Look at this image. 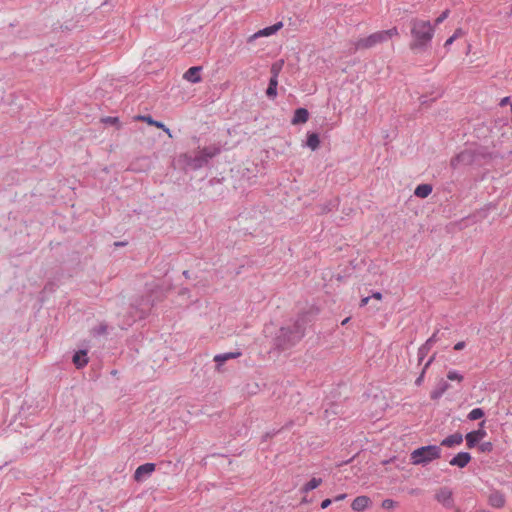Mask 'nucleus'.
Segmentation results:
<instances>
[{
  "mask_svg": "<svg viewBox=\"0 0 512 512\" xmlns=\"http://www.w3.org/2000/svg\"><path fill=\"white\" fill-rule=\"evenodd\" d=\"M372 504L371 499L368 496L362 495L357 496L351 504V508L355 512H362Z\"/></svg>",
  "mask_w": 512,
  "mask_h": 512,
  "instance_id": "13",
  "label": "nucleus"
},
{
  "mask_svg": "<svg viewBox=\"0 0 512 512\" xmlns=\"http://www.w3.org/2000/svg\"><path fill=\"white\" fill-rule=\"evenodd\" d=\"M306 144L309 148H311V150H317L320 146L319 135L315 132L308 133Z\"/></svg>",
  "mask_w": 512,
  "mask_h": 512,
  "instance_id": "24",
  "label": "nucleus"
},
{
  "mask_svg": "<svg viewBox=\"0 0 512 512\" xmlns=\"http://www.w3.org/2000/svg\"><path fill=\"white\" fill-rule=\"evenodd\" d=\"M156 465L154 463H145L140 465L134 473V479L137 482H140L144 479L145 476L151 475V473L155 470Z\"/></svg>",
  "mask_w": 512,
  "mask_h": 512,
  "instance_id": "11",
  "label": "nucleus"
},
{
  "mask_svg": "<svg viewBox=\"0 0 512 512\" xmlns=\"http://www.w3.org/2000/svg\"><path fill=\"white\" fill-rule=\"evenodd\" d=\"M88 353L87 350H79L73 355L72 361L77 369H81L88 364Z\"/></svg>",
  "mask_w": 512,
  "mask_h": 512,
  "instance_id": "14",
  "label": "nucleus"
},
{
  "mask_svg": "<svg viewBox=\"0 0 512 512\" xmlns=\"http://www.w3.org/2000/svg\"><path fill=\"white\" fill-rule=\"evenodd\" d=\"M462 442L463 435L460 432H456L443 439L440 445L444 447H453L455 445H460Z\"/></svg>",
  "mask_w": 512,
  "mask_h": 512,
  "instance_id": "18",
  "label": "nucleus"
},
{
  "mask_svg": "<svg viewBox=\"0 0 512 512\" xmlns=\"http://www.w3.org/2000/svg\"><path fill=\"white\" fill-rule=\"evenodd\" d=\"M282 27H283V23L282 22H277V23H275L272 26L263 28V29L259 30L258 32L254 33L252 36H250L248 38V42H251V41L255 40L258 37L273 35L277 31H279Z\"/></svg>",
  "mask_w": 512,
  "mask_h": 512,
  "instance_id": "10",
  "label": "nucleus"
},
{
  "mask_svg": "<svg viewBox=\"0 0 512 512\" xmlns=\"http://www.w3.org/2000/svg\"><path fill=\"white\" fill-rule=\"evenodd\" d=\"M274 434H275V433H269V432H268V433H266V434L263 436V437H264V440H266V439H268V438L272 437Z\"/></svg>",
  "mask_w": 512,
  "mask_h": 512,
  "instance_id": "46",
  "label": "nucleus"
},
{
  "mask_svg": "<svg viewBox=\"0 0 512 512\" xmlns=\"http://www.w3.org/2000/svg\"><path fill=\"white\" fill-rule=\"evenodd\" d=\"M127 244V242H123V241H117L114 243V246L115 247H122V246H125Z\"/></svg>",
  "mask_w": 512,
  "mask_h": 512,
  "instance_id": "45",
  "label": "nucleus"
},
{
  "mask_svg": "<svg viewBox=\"0 0 512 512\" xmlns=\"http://www.w3.org/2000/svg\"><path fill=\"white\" fill-rule=\"evenodd\" d=\"M479 450L483 453H489L493 450V444L492 442H482L478 446Z\"/></svg>",
  "mask_w": 512,
  "mask_h": 512,
  "instance_id": "31",
  "label": "nucleus"
},
{
  "mask_svg": "<svg viewBox=\"0 0 512 512\" xmlns=\"http://www.w3.org/2000/svg\"><path fill=\"white\" fill-rule=\"evenodd\" d=\"M485 421L479 423V429L473 430L466 434L465 440L466 445L469 449H472L478 445L481 439L486 436V431L484 430Z\"/></svg>",
  "mask_w": 512,
  "mask_h": 512,
  "instance_id": "7",
  "label": "nucleus"
},
{
  "mask_svg": "<svg viewBox=\"0 0 512 512\" xmlns=\"http://www.w3.org/2000/svg\"><path fill=\"white\" fill-rule=\"evenodd\" d=\"M431 345H429L427 342H425L419 349H418V363L421 364L425 356L428 354L429 350L431 349Z\"/></svg>",
  "mask_w": 512,
  "mask_h": 512,
  "instance_id": "28",
  "label": "nucleus"
},
{
  "mask_svg": "<svg viewBox=\"0 0 512 512\" xmlns=\"http://www.w3.org/2000/svg\"><path fill=\"white\" fill-rule=\"evenodd\" d=\"M435 354H433L429 360L425 363L423 369H422V372L420 373V375L418 376V378L415 380V385L417 386H420L424 380V375H425V372L427 370V368L432 364V362L434 361L435 359Z\"/></svg>",
  "mask_w": 512,
  "mask_h": 512,
  "instance_id": "27",
  "label": "nucleus"
},
{
  "mask_svg": "<svg viewBox=\"0 0 512 512\" xmlns=\"http://www.w3.org/2000/svg\"><path fill=\"white\" fill-rule=\"evenodd\" d=\"M135 120L143 121L153 127L162 129L170 138L172 137L171 130L163 122L154 120L150 115H138L135 117Z\"/></svg>",
  "mask_w": 512,
  "mask_h": 512,
  "instance_id": "9",
  "label": "nucleus"
},
{
  "mask_svg": "<svg viewBox=\"0 0 512 512\" xmlns=\"http://www.w3.org/2000/svg\"><path fill=\"white\" fill-rule=\"evenodd\" d=\"M346 494H340V495H337L335 498H334V501H341L343 499L346 498Z\"/></svg>",
  "mask_w": 512,
  "mask_h": 512,
  "instance_id": "44",
  "label": "nucleus"
},
{
  "mask_svg": "<svg viewBox=\"0 0 512 512\" xmlns=\"http://www.w3.org/2000/svg\"><path fill=\"white\" fill-rule=\"evenodd\" d=\"M306 318H297L292 324L281 327L273 339L274 348L278 351H285L296 345L304 336Z\"/></svg>",
  "mask_w": 512,
  "mask_h": 512,
  "instance_id": "2",
  "label": "nucleus"
},
{
  "mask_svg": "<svg viewBox=\"0 0 512 512\" xmlns=\"http://www.w3.org/2000/svg\"><path fill=\"white\" fill-rule=\"evenodd\" d=\"M432 189L431 184H420L416 187L414 195L419 198H426L431 194Z\"/></svg>",
  "mask_w": 512,
  "mask_h": 512,
  "instance_id": "22",
  "label": "nucleus"
},
{
  "mask_svg": "<svg viewBox=\"0 0 512 512\" xmlns=\"http://www.w3.org/2000/svg\"><path fill=\"white\" fill-rule=\"evenodd\" d=\"M454 41H455L454 37H453V36H451V37H449V38L446 40V42H445L444 46H445V47H448V46H449V45H451Z\"/></svg>",
  "mask_w": 512,
  "mask_h": 512,
  "instance_id": "42",
  "label": "nucleus"
},
{
  "mask_svg": "<svg viewBox=\"0 0 512 512\" xmlns=\"http://www.w3.org/2000/svg\"><path fill=\"white\" fill-rule=\"evenodd\" d=\"M332 503V500L331 499H324L321 503V508L322 509H326L328 506H330Z\"/></svg>",
  "mask_w": 512,
  "mask_h": 512,
  "instance_id": "38",
  "label": "nucleus"
},
{
  "mask_svg": "<svg viewBox=\"0 0 512 512\" xmlns=\"http://www.w3.org/2000/svg\"><path fill=\"white\" fill-rule=\"evenodd\" d=\"M397 502L394 501L393 499H385L382 501V508L384 509H387V510H391V509H394L395 507H397Z\"/></svg>",
  "mask_w": 512,
  "mask_h": 512,
  "instance_id": "32",
  "label": "nucleus"
},
{
  "mask_svg": "<svg viewBox=\"0 0 512 512\" xmlns=\"http://www.w3.org/2000/svg\"><path fill=\"white\" fill-rule=\"evenodd\" d=\"M507 104H510V97H504L503 99H501L499 105L501 107L507 105Z\"/></svg>",
  "mask_w": 512,
  "mask_h": 512,
  "instance_id": "40",
  "label": "nucleus"
},
{
  "mask_svg": "<svg viewBox=\"0 0 512 512\" xmlns=\"http://www.w3.org/2000/svg\"><path fill=\"white\" fill-rule=\"evenodd\" d=\"M464 347H465V342L464 341H460V342L455 344L454 349L459 351V350H462Z\"/></svg>",
  "mask_w": 512,
  "mask_h": 512,
  "instance_id": "39",
  "label": "nucleus"
},
{
  "mask_svg": "<svg viewBox=\"0 0 512 512\" xmlns=\"http://www.w3.org/2000/svg\"><path fill=\"white\" fill-rule=\"evenodd\" d=\"M309 119V112L306 108H297L294 112L291 123L293 125L304 124Z\"/></svg>",
  "mask_w": 512,
  "mask_h": 512,
  "instance_id": "16",
  "label": "nucleus"
},
{
  "mask_svg": "<svg viewBox=\"0 0 512 512\" xmlns=\"http://www.w3.org/2000/svg\"><path fill=\"white\" fill-rule=\"evenodd\" d=\"M478 155L471 149H466L451 159L450 165L453 169L458 168L459 165H472L478 162Z\"/></svg>",
  "mask_w": 512,
  "mask_h": 512,
  "instance_id": "6",
  "label": "nucleus"
},
{
  "mask_svg": "<svg viewBox=\"0 0 512 512\" xmlns=\"http://www.w3.org/2000/svg\"><path fill=\"white\" fill-rule=\"evenodd\" d=\"M349 320H350V318H346V319H344V320L342 321V325L347 324V322H348Z\"/></svg>",
  "mask_w": 512,
  "mask_h": 512,
  "instance_id": "49",
  "label": "nucleus"
},
{
  "mask_svg": "<svg viewBox=\"0 0 512 512\" xmlns=\"http://www.w3.org/2000/svg\"><path fill=\"white\" fill-rule=\"evenodd\" d=\"M452 495V491L449 488L443 487L436 492L435 499L442 503L445 507L451 508L453 506Z\"/></svg>",
  "mask_w": 512,
  "mask_h": 512,
  "instance_id": "8",
  "label": "nucleus"
},
{
  "mask_svg": "<svg viewBox=\"0 0 512 512\" xmlns=\"http://www.w3.org/2000/svg\"><path fill=\"white\" fill-rule=\"evenodd\" d=\"M371 298H374V299H377V300H381L382 299V294L380 292H374L372 294Z\"/></svg>",
  "mask_w": 512,
  "mask_h": 512,
  "instance_id": "43",
  "label": "nucleus"
},
{
  "mask_svg": "<svg viewBox=\"0 0 512 512\" xmlns=\"http://www.w3.org/2000/svg\"><path fill=\"white\" fill-rule=\"evenodd\" d=\"M241 356V352H228V353H223V354H217L215 357H214V361L217 363L216 365V369L218 371H220V366L230 360V359H234V358H237Z\"/></svg>",
  "mask_w": 512,
  "mask_h": 512,
  "instance_id": "19",
  "label": "nucleus"
},
{
  "mask_svg": "<svg viewBox=\"0 0 512 512\" xmlns=\"http://www.w3.org/2000/svg\"><path fill=\"white\" fill-rule=\"evenodd\" d=\"M101 121L106 124L116 125L118 129L121 127L118 117L107 116L102 118Z\"/></svg>",
  "mask_w": 512,
  "mask_h": 512,
  "instance_id": "30",
  "label": "nucleus"
},
{
  "mask_svg": "<svg viewBox=\"0 0 512 512\" xmlns=\"http://www.w3.org/2000/svg\"><path fill=\"white\" fill-rule=\"evenodd\" d=\"M505 496L500 491L492 492L488 497V503L494 508H502L505 505Z\"/></svg>",
  "mask_w": 512,
  "mask_h": 512,
  "instance_id": "15",
  "label": "nucleus"
},
{
  "mask_svg": "<svg viewBox=\"0 0 512 512\" xmlns=\"http://www.w3.org/2000/svg\"><path fill=\"white\" fill-rule=\"evenodd\" d=\"M472 457L468 452H459L456 454L449 462L451 466H456L458 468L466 467L471 461Z\"/></svg>",
  "mask_w": 512,
  "mask_h": 512,
  "instance_id": "12",
  "label": "nucleus"
},
{
  "mask_svg": "<svg viewBox=\"0 0 512 512\" xmlns=\"http://www.w3.org/2000/svg\"><path fill=\"white\" fill-rule=\"evenodd\" d=\"M511 122H512V116H511Z\"/></svg>",
  "mask_w": 512,
  "mask_h": 512,
  "instance_id": "54",
  "label": "nucleus"
},
{
  "mask_svg": "<svg viewBox=\"0 0 512 512\" xmlns=\"http://www.w3.org/2000/svg\"><path fill=\"white\" fill-rule=\"evenodd\" d=\"M220 147L213 145L204 147L194 157H190L187 164L194 170L200 169L205 166L210 159L220 153Z\"/></svg>",
  "mask_w": 512,
  "mask_h": 512,
  "instance_id": "5",
  "label": "nucleus"
},
{
  "mask_svg": "<svg viewBox=\"0 0 512 512\" xmlns=\"http://www.w3.org/2000/svg\"><path fill=\"white\" fill-rule=\"evenodd\" d=\"M449 15V10L443 11L439 17L436 18L434 27L442 23Z\"/></svg>",
  "mask_w": 512,
  "mask_h": 512,
  "instance_id": "36",
  "label": "nucleus"
},
{
  "mask_svg": "<svg viewBox=\"0 0 512 512\" xmlns=\"http://www.w3.org/2000/svg\"><path fill=\"white\" fill-rule=\"evenodd\" d=\"M456 512H462L460 509H456Z\"/></svg>",
  "mask_w": 512,
  "mask_h": 512,
  "instance_id": "53",
  "label": "nucleus"
},
{
  "mask_svg": "<svg viewBox=\"0 0 512 512\" xmlns=\"http://www.w3.org/2000/svg\"><path fill=\"white\" fill-rule=\"evenodd\" d=\"M278 79L270 77L269 84L266 89V96L269 99H275L277 96Z\"/></svg>",
  "mask_w": 512,
  "mask_h": 512,
  "instance_id": "23",
  "label": "nucleus"
},
{
  "mask_svg": "<svg viewBox=\"0 0 512 512\" xmlns=\"http://www.w3.org/2000/svg\"><path fill=\"white\" fill-rule=\"evenodd\" d=\"M447 378L451 381L457 380V381L461 382L463 380V376L454 370L448 372Z\"/></svg>",
  "mask_w": 512,
  "mask_h": 512,
  "instance_id": "33",
  "label": "nucleus"
},
{
  "mask_svg": "<svg viewBox=\"0 0 512 512\" xmlns=\"http://www.w3.org/2000/svg\"><path fill=\"white\" fill-rule=\"evenodd\" d=\"M284 60L280 59L271 65L270 73L272 78L278 79V76L283 68Z\"/></svg>",
  "mask_w": 512,
  "mask_h": 512,
  "instance_id": "25",
  "label": "nucleus"
},
{
  "mask_svg": "<svg viewBox=\"0 0 512 512\" xmlns=\"http://www.w3.org/2000/svg\"><path fill=\"white\" fill-rule=\"evenodd\" d=\"M183 275H184V277H185V278H189V277H190V276H189V271H188V270H185V271L183 272Z\"/></svg>",
  "mask_w": 512,
  "mask_h": 512,
  "instance_id": "47",
  "label": "nucleus"
},
{
  "mask_svg": "<svg viewBox=\"0 0 512 512\" xmlns=\"http://www.w3.org/2000/svg\"><path fill=\"white\" fill-rule=\"evenodd\" d=\"M441 452V447L437 445L422 446L411 453L410 459L414 465H426L433 460L439 459Z\"/></svg>",
  "mask_w": 512,
  "mask_h": 512,
  "instance_id": "4",
  "label": "nucleus"
},
{
  "mask_svg": "<svg viewBox=\"0 0 512 512\" xmlns=\"http://www.w3.org/2000/svg\"><path fill=\"white\" fill-rule=\"evenodd\" d=\"M475 512H490L489 510H486V509H480V510H477Z\"/></svg>",
  "mask_w": 512,
  "mask_h": 512,
  "instance_id": "50",
  "label": "nucleus"
},
{
  "mask_svg": "<svg viewBox=\"0 0 512 512\" xmlns=\"http://www.w3.org/2000/svg\"><path fill=\"white\" fill-rule=\"evenodd\" d=\"M474 153L479 154L478 155V162L476 164L482 165L483 163H486L488 160L492 158V153L489 152L486 148L480 147L473 150Z\"/></svg>",
  "mask_w": 512,
  "mask_h": 512,
  "instance_id": "21",
  "label": "nucleus"
},
{
  "mask_svg": "<svg viewBox=\"0 0 512 512\" xmlns=\"http://www.w3.org/2000/svg\"><path fill=\"white\" fill-rule=\"evenodd\" d=\"M510 109H511V112H512V103H510Z\"/></svg>",
  "mask_w": 512,
  "mask_h": 512,
  "instance_id": "52",
  "label": "nucleus"
},
{
  "mask_svg": "<svg viewBox=\"0 0 512 512\" xmlns=\"http://www.w3.org/2000/svg\"><path fill=\"white\" fill-rule=\"evenodd\" d=\"M202 67L200 66H193L190 67L185 73H184V79H186L189 82L192 83H198L201 81L200 71Z\"/></svg>",
  "mask_w": 512,
  "mask_h": 512,
  "instance_id": "17",
  "label": "nucleus"
},
{
  "mask_svg": "<svg viewBox=\"0 0 512 512\" xmlns=\"http://www.w3.org/2000/svg\"><path fill=\"white\" fill-rule=\"evenodd\" d=\"M439 333H440V331H439V330L435 331V332L433 333V335H432L429 339H427V341H426V342H427L429 345H431V346H432L434 343L438 342V341L440 340Z\"/></svg>",
  "mask_w": 512,
  "mask_h": 512,
  "instance_id": "35",
  "label": "nucleus"
},
{
  "mask_svg": "<svg viewBox=\"0 0 512 512\" xmlns=\"http://www.w3.org/2000/svg\"><path fill=\"white\" fill-rule=\"evenodd\" d=\"M508 15H509V16H511V15H512V7H511V10L509 11Z\"/></svg>",
  "mask_w": 512,
  "mask_h": 512,
  "instance_id": "51",
  "label": "nucleus"
},
{
  "mask_svg": "<svg viewBox=\"0 0 512 512\" xmlns=\"http://www.w3.org/2000/svg\"><path fill=\"white\" fill-rule=\"evenodd\" d=\"M462 35H464V31L461 28H458L455 30V32L453 33L452 36L456 40L457 38L461 37Z\"/></svg>",
  "mask_w": 512,
  "mask_h": 512,
  "instance_id": "37",
  "label": "nucleus"
},
{
  "mask_svg": "<svg viewBox=\"0 0 512 512\" xmlns=\"http://www.w3.org/2000/svg\"><path fill=\"white\" fill-rule=\"evenodd\" d=\"M412 41L409 44L411 51L423 53L428 50L434 36V26L428 20L412 18L409 21Z\"/></svg>",
  "mask_w": 512,
  "mask_h": 512,
  "instance_id": "1",
  "label": "nucleus"
},
{
  "mask_svg": "<svg viewBox=\"0 0 512 512\" xmlns=\"http://www.w3.org/2000/svg\"><path fill=\"white\" fill-rule=\"evenodd\" d=\"M409 493H410V494H417V493H418V490H417V489H412Z\"/></svg>",
  "mask_w": 512,
  "mask_h": 512,
  "instance_id": "48",
  "label": "nucleus"
},
{
  "mask_svg": "<svg viewBox=\"0 0 512 512\" xmlns=\"http://www.w3.org/2000/svg\"><path fill=\"white\" fill-rule=\"evenodd\" d=\"M370 298H371V297H369V296H368V297H364V298H362V299H361V302H360V306L362 307V306L367 305V304H368V302H369V300H370Z\"/></svg>",
  "mask_w": 512,
  "mask_h": 512,
  "instance_id": "41",
  "label": "nucleus"
},
{
  "mask_svg": "<svg viewBox=\"0 0 512 512\" xmlns=\"http://www.w3.org/2000/svg\"><path fill=\"white\" fill-rule=\"evenodd\" d=\"M484 415H485V413H484L483 409L475 408L469 412L467 417L469 420L474 421V420L481 419L482 417H484Z\"/></svg>",
  "mask_w": 512,
  "mask_h": 512,
  "instance_id": "29",
  "label": "nucleus"
},
{
  "mask_svg": "<svg viewBox=\"0 0 512 512\" xmlns=\"http://www.w3.org/2000/svg\"><path fill=\"white\" fill-rule=\"evenodd\" d=\"M321 483H322L321 478L314 477L303 486L302 491L307 493L313 489H316Z\"/></svg>",
  "mask_w": 512,
  "mask_h": 512,
  "instance_id": "26",
  "label": "nucleus"
},
{
  "mask_svg": "<svg viewBox=\"0 0 512 512\" xmlns=\"http://www.w3.org/2000/svg\"><path fill=\"white\" fill-rule=\"evenodd\" d=\"M399 32L397 27H392L388 30L377 31L370 34L367 37L356 40L354 45V51L366 50L375 47L376 45L382 44L394 36H398Z\"/></svg>",
  "mask_w": 512,
  "mask_h": 512,
  "instance_id": "3",
  "label": "nucleus"
},
{
  "mask_svg": "<svg viewBox=\"0 0 512 512\" xmlns=\"http://www.w3.org/2000/svg\"><path fill=\"white\" fill-rule=\"evenodd\" d=\"M94 334L95 335H103L107 332V325L106 324H100L98 327L94 328Z\"/></svg>",
  "mask_w": 512,
  "mask_h": 512,
  "instance_id": "34",
  "label": "nucleus"
},
{
  "mask_svg": "<svg viewBox=\"0 0 512 512\" xmlns=\"http://www.w3.org/2000/svg\"><path fill=\"white\" fill-rule=\"evenodd\" d=\"M450 385L445 380H440L437 387L431 392V399L436 400L439 399L448 389Z\"/></svg>",
  "mask_w": 512,
  "mask_h": 512,
  "instance_id": "20",
  "label": "nucleus"
}]
</instances>
